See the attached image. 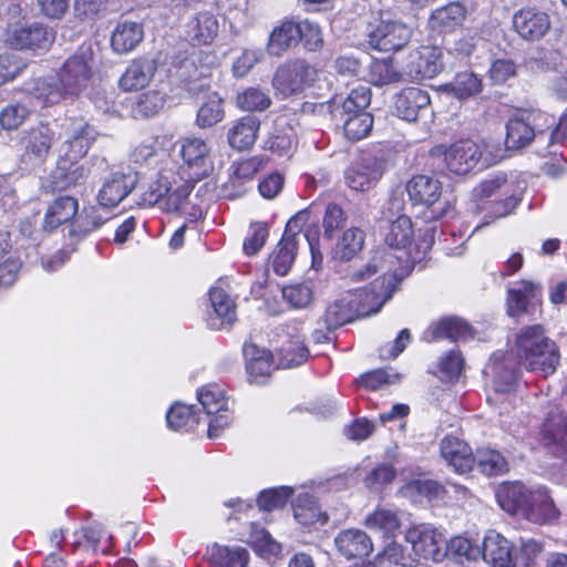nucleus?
Returning a JSON list of instances; mask_svg holds the SVG:
<instances>
[{
	"mask_svg": "<svg viewBox=\"0 0 567 567\" xmlns=\"http://www.w3.org/2000/svg\"><path fill=\"white\" fill-rule=\"evenodd\" d=\"M406 192L414 205L426 207L425 217L427 219L446 217L452 209L449 200L440 202L442 184L431 176L416 175L412 177L406 184Z\"/></svg>",
	"mask_w": 567,
	"mask_h": 567,
	"instance_id": "obj_2",
	"label": "nucleus"
},
{
	"mask_svg": "<svg viewBox=\"0 0 567 567\" xmlns=\"http://www.w3.org/2000/svg\"><path fill=\"white\" fill-rule=\"evenodd\" d=\"M522 365L511 352L501 361L494 360L492 370L494 373V382L497 392H505L516 382L519 377Z\"/></svg>",
	"mask_w": 567,
	"mask_h": 567,
	"instance_id": "obj_43",
	"label": "nucleus"
},
{
	"mask_svg": "<svg viewBox=\"0 0 567 567\" xmlns=\"http://www.w3.org/2000/svg\"><path fill=\"white\" fill-rule=\"evenodd\" d=\"M340 120L343 121L344 135L351 141L364 138L369 135L373 126V116L371 113H360Z\"/></svg>",
	"mask_w": 567,
	"mask_h": 567,
	"instance_id": "obj_57",
	"label": "nucleus"
},
{
	"mask_svg": "<svg viewBox=\"0 0 567 567\" xmlns=\"http://www.w3.org/2000/svg\"><path fill=\"white\" fill-rule=\"evenodd\" d=\"M334 546L340 556L346 559H362L373 550L371 537L362 529L348 528L334 537Z\"/></svg>",
	"mask_w": 567,
	"mask_h": 567,
	"instance_id": "obj_20",
	"label": "nucleus"
},
{
	"mask_svg": "<svg viewBox=\"0 0 567 567\" xmlns=\"http://www.w3.org/2000/svg\"><path fill=\"white\" fill-rule=\"evenodd\" d=\"M209 559L215 567H247L248 551L241 547L229 548L214 545Z\"/></svg>",
	"mask_w": 567,
	"mask_h": 567,
	"instance_id": "obj_49",
	"label": "nucleus"
},
{
	"mask_svg": "<svg viewBox=\"0 0 567 567\" xmlns=\"http://www.w3.org/2000/svg\"><path fill=\"white\" fill-rule=\"evenodd\" d=\"M309 357V350L303 342H289L279 351V365L284 369H290L302 364Z\"/></svg>",
	"mask_w": 567,
	"mask_h": 567,
	"instance_id": "obj_61",
	"label": "nucleus"
},
{
	"mask_svg": "<svg viewBox=\"0 0 567 567\" xmlns=\"http://www.w3.org/2000/svg\"><path fill=\"white\" fill-rule=\"evenodd\" d=\"M513 27L523 40L535 42L547 34L550 19L546 12L536 8H523L513 16Z\"/></svg>",
	"mask_w": 567,
	"mask_h": 567,
	"instance_id": "obj_17",
	"label": "nucleus"
},
{
	"mask_svg": "<svg viewBox=\"0 0 567 567\" xmlns=\"http://www.w3.org/2000/svg\"><path fill=\"white\" fill-rule=\"evenodd\" d=\"M445 545V556L463 563L464 560H476L481 556V548L473 545L467 538L454 537Z\"/></svg>",
	"mask_w": 567,
	"mask_h": 567,
	"instance_id": "obj_58",
	"label": "nucleus"
},
{
	"mask_svg": "<svg viewBox=\"0 0 567 567\" xmlns=\"http://www.w3.org/2000/svg\"><path fill=\"white\" fill-rule=\"evenodd\" d=\"M364 525L368 528L383 532L386 538L393 536L401 527L396 513L382 507L377 508L372 514L368 515Z\"/></svg>",
	"mask_w": 567,
	"mask_h": 567,
	"instance_id": "obj_56",
	"label": "nucleus"
},
{
	"mask_svg": "<svg viewBox=\"0 0 567 567\" xmlns=\"http://www.w3.org/2000/svg\"><path fill=\"white\" fill-rule=\"evenodd\" d=\"M481 555L492 567H515L516 558L513 544L501 534L489 532L483 542Z\"/></svg>",
	"mask_w": 567,
	"mask_h": 567,
	"instance_id": "obj_21",
	"label": "nucleus"
},
{
	"mask_svg": "<svg viewBox=\"0 0 567 567\" xmlns=\"http://www.w3.org/2000/svg\"><path fill=\"white\" fill-rule=\"evenodd\" d=\"M272 104L268 91L250 86L237 93L236 105L246 112H264Z\"/></svg>",
	"mask_w": 567,
	"mask_h": 567,
	"instance_id": "obj_48",
	"label": "nucleus"
},
{
	"mask_svg": "<svg viewBox=\"0 0 567 567\" xmlns=\"http://www.w3.org/2000/svg\"><path fill=\"white\" fill-rule=\"evenodd\" d=\"M309 219V212L308 210H300L295 216H292L285 228L282 237H289V239L297 240V244L299 243L300 234L305 230L303 237L308 241L312 260L313 262L317 261V259L322 260V255L319 251L318 245H319V229L317 226H310L308 228H305Z\"/></svg>",
	"mask_w": 567,
	"mask_h": 567,
	"instance_id": "obj_30",
	"label": "nucleus"
},
{
	"mask_svg": "<svg viewBox=\"0 0 567 567\" xmlns=\"http://www.w3.org/2000/svg\"><path fill=\"white\" fill-rule=\"evenodd\" d=\"M558 514L559 512L545 487L532 489L523 517L535 524H546L556 519Z\"/></svg>",
	"mask_w": 567,
	"mask_h": 567,
	"instance_id": "obj_28",
	"label": "nucleus"
},
{
	"mask_svg": "<svg viewBox=\"0 0 567 567\" xmlns=\"http://www.w3.org/2000/svg\"><path fill=\"white\" fill-rule=\"evenodd\" d=\"M371 89L365 85H360L348 94L341 104L337 102L336 109L338 118H346V116L358 115L360 113H369L367 109L371 103Z\"/></svg>",
	"mask_w": 567,
	"mask_h": 567,
	"instance_id": "obj_45",
	"label": "nucleus"
},
{
	"mask_svg": "<svg viewBox=\"0 0 567 567\" xmlns=\"http://www.w3.org/2000/svg\"><path fill=\"white\" fill-rule=\"evenodd\" d=\"M209 300L213 311L208 313V326L213 330L230 327L237 319L236 307L231 298L223 289L212 288Z\"/></svg>",
	"mask_w": 567,
	"mask_h": 567,
	"instance_id": "obj_23",
	"label": "nucleus"
},
{
	"mask_svg": "<svg viewBox=\"0 0 567 567\" xmlns=\"http://www.w3.org/2000/svg\"><path fill=\"white\" fill-rule=\"evenodd\" d=\"M511 354L527 371L544 378L553 374L560 361L559 348L540 324L522 328L515 334Z\"/></svg>",
	"mask_w": 567,
	"mask_h": 567,
	"instance_id": "obj_1",
	"label": "nucleus"
},
{
	"mask_svg": "<svg viewBox=\"0 0 567 567\" xmlns=\"http://www.w3.org/2000/svg\"><path fill=\"white\" fill-rule=\"evenodd\" d=\"M87 175V169L79 163L58 158L56 167L51 173V184L54 189H66L78 185Z\"/></svg>",
	"mask_w": 567,
	"mask_h": 567,
	"instance_id": "obj_35",
	"label": "nucleus"
},
{
	"mask_svg": "<svg viewBox=\"0 0 567 567\" xmlns=\"http://www.w3.org/2000/svg\"><path fill=\"white\" fill-rule=\"evenodd\" d=\"M315 66L302 59L289 60L277 68L271 84L284 96L301 93L315 81Z\"/></svg>",
	"mask_w": 567,
	"mask_h": 567,
	"instance_id": "obj_5",
	"label": "nucleus"
},
{
	"mask_svg": "<svg viewBox=\"0 0 567 567\" xmlns=\"http://www.w3.org/2000/svg\"><path fill=\"white\" fill-rule=\"evenodd\" d=\"M21 268V261L8 240L6 234H0V286H11Z\"/></svg>",
	"mask_w": 567,
	"mask_h": 567,
	"instance_id": "obj_41",
	"label": "nucleus"
},
{
	"mask_svg": "<svg viewBox=\"0 0 567 567\" xmlns=\"http://www.w3.org/2000/svg\"><path fill=\"white\" fill-rule=\"evenodd\" d=\"M144 38V27L141 22L122 20L111 37L112 49L120 54L133 51Z\"/></svg>",
	"mask_w": 567,
	"mask_h": 567,
	"instance_id": "obj_32",
	"label": "nucleus"
},
{
	"mask_svg": "<svg viewBox=\"0 0 567 567\" xmlns=\"http://www.w3.org/2000/svg\"><path fill=\"white\" fill-rule=\"evenodd\" d=\"M441 455L460 474L474 470V454L462 440L446 436L441 442Z\"/></svg>",
	"mask_w": 567,
	"mask_h": 567,
	"instance_id": "obj_25",
	"label": "nucleus"
},
{
	"mask_svg": "<svg viewBox=\"0 0 567 567\" xmlns=\"http://www.w3.org/2000/svg\"><path fill=\"white\" fill-rule=\"evenodd\" d=\"M33 94L47 105H54L66 97H71V94L62 84L58 74L37 80Z\"/></svg>",
	"mask_w": 567,
	"mask_h": 567,
	"instance_id": "obj_42",
	"label": "nucleus"
},
{
	"mask_svg": "<svg viewBox=\"0 0 567 567\" xmlns=\"http://www.w3.org/2000/svg\"><path fill=\"white\" fill-rule=\"evenodd\" d=\"M293 489L288 486H280L262 491L257 499L260 509L270 512L284 507L292 495Z\"/></svg>",
	"mask_w": 567,
	"mask_h": 567,
	"instance_id": "obj_60",
	"label": "nucleus"
},
{
	"mask_svg": "<svg viewBox=\"0 0 567 567\" xmlns=\"http://www.w3.org/2000/svg\"><path fill=\"white\" fill-rule=\"evenodd\" d=\"M301 27L299 21L287 19L274 28L271 31L266 50L269 55L280 58L290 49L297 47L300 42Z\"/></svg>",
	"mask_w": 567,
	"mask_h": 567,
	"instance_id": "obj_22",
	"label": "nucleus"
},
{
	"mask_svg": "<svg viewBox=\"0 0 567 567\" xmlns=\"http://www.w3.org/2000/svg\"><path fill=\"white\" fill-rule=\"evenodd\" d=\"M138 183V174L133 171L114 172L105 178L99 194L97 202L104 208L117 206L127 197Z\"/></svg>",
	"mask_w": 567,
	"mask_h": 567,
	"instance_id": "obj_15",
	"label": "nucleus"
},
{
	"mask_svg": "<svg viewBox=\"0 0 567 567\" xmlns=\"http://www.w3.org/2000/svg\"><path fill=\"white\" fill-rule=\"evenodd\" d=\"M79 209L78 200L72 196L58 197L48 208L43 227L47 230H53L61 224L71 220Z\"/></svg>",
	"mask_w": 567,
	"mask_h": 567,
	"instance_id": "obj_36",
	"label": "nucleus"
},
{
	"mask_svg": "<svg viewBox=\"0 0 567 567\" xmlns=\"http://www.w3.org/2000/svg\"><path fill=\"white\" fill-rule=\"evenodd\" d=\"M166 422L174 431H189L198 423L192 408L184 404L173 405L166 414Z\"/></svg>",
	"mask_w": 567,
	"mask_h": 567,
	"instance_id": "obj_59",
	"label": "nucleus"
},
{
	"mask_svg": "<svg viewBox=\"0 0 567 567\" xmlns=\"http://www.w3.org/2000/svg\"><path fill=\"white\" fill-rule=\"evenodd\" d=\"M413 238V226L411 219L405 216H399L391 223L388 234L385 235V243L391 248H405L411 244Z\"/></svg>",
	"mask_w": 567,
	"mask_h": 567,
	"instance_id": "obj_55",
	"label": "nucleus"
},
{
	"mask_svg": "<svg viewBox=\"0 0 567 567\" xmlns=\"http://www.w3.org/2000/svg\"><path fill=\"white\" fill-rule=\"evenodd\" d=\"M542 120H546V114L539 110L519 111L511 117L506 124L507 148L519 150L530 144L537 133H543Z\"/></svg>",
	"mask_w": 567,
	"mask_h": 567,
	"instance_id": "obj_9",
	"label": "nucleus"
},
{
	"mask_svg": "<svg viewBox=\"0 0 567 567\" xmlns=\"http://www.w3.org/2000/svg\"><path fill=\"white\" fill-rule=\"evenodd\" d=\"M164 104L165 97L161 92L147 91L136 97L131 111L135 118H147L158 114Z\"/></svg>",
	"mask_w": 567,
	"mask_h": 567,
	"instance_id": "obj_52",
	"label": "nucleus"
},
{
	"mask_svg": "<svg viewBox=\"0 0 567 567\" xmlns=\"http://www.w3.org/2000/svg\"><path fill=\"white\" fill-rule=\"evenodd\" d=\"M412 30L398 21H381L368 34L371 48L383 52L400 51L410 41Z\"/></svg>",
	"mask_w": 567,
	"mask_h": 567,
	"instance_id": "obj_10",
	"label": "nucleus"
},
{
	"mask_svg": "<svg viewBox=\"0 0 567 567\" xmlns=\"http://www.w3.org/2000/svg\"><path fill=\"white\" fill-rule=\"evenodd\" d=\"M431 100L426 91L406 87L395 95L394 110L399 117L415 122L430 113Z\"/></svg>",
	"mask_w": 567,
	"mask_h": 567,
	"instance_id": "obj_18",
	"label": "nucleus"
},
{
	"mask_svg": "<svg viewBox=\"0 0 567 567\" xmlns=\"http://www.w3.org/2000/svg\"><path fill=\"white\" fill-rule=\"evenodd\" d=\"M298 244L295 239L282 237L272 254V269L279 276H285L290 270L297 254Z\"/></svg>",
	"mask_w": 567,
	"mask_h": 567,
	"instance_id": "obj_51",
	"label": "nucleus"
},
{
	"mask_svg": "<svg viewBox=\"0 0 567 567\" xmlns=\"http://www.w3.org/2000/svg\"><path fill=\"white\" fill-rule=\"evenodd\" d=\"M54 39V31L40 22L11 24L4 32L6 45L19 51H48Z\"/></svg>",
	"mask_w": 567,
	"mask_h": 567,
	"instance_id": "obj_4",
	"label": "nucleus"
},
{
	"mask_svg": "<svg viewBox=\"0 0 567 567\" xmlns=\"http://www.w3.org/2000/svg\"><path fill=\"white\" fill-rule=\"evenodd\" d=\"M540 302L542 287L537 282L522 280L507 290V313L513 318L534 312Z\"/></svg>",
	"mask_w": 567,
	"mask_h": 567,
	"instance_id": "obj_16",
	"label": "nucleus"
},
{
	"mask_svg": "<svg viewBox=\"0 0 567 567\" xmlns=\"http://www.w3.org/2000/svg\"><path fill=\"white\" fill-rule=\"evenodd\" d=\"M384 169V161L368 154L346 171L344 179L351 189L367 192L377 184Z\"/></svg>",
	"mask_w": 567,
	"mask_h": 567,
	"instance_id": "obj_12",
	"label": "nucleus"
},
{
	"mask_svg": "<svg viewBox=\"0 0 567 567\" xmlns=\"http://www.w3.org/2000/svg\"><path fill=\"white\" fill-rule=\"evenodd\" d=\"M393 258L394 255L391 252L377 254L363 268L349 271L346 277L349 278L351 282L364 281L382 270L384 268V262H392Z\"/></svg>",
	"mask_w": 567,
	"mask_h": 567,
	"instance_id": "obj_63",
	"label": "nucleus"
},
{
	"mask_svg": "<svg viewBox=\"0 0 567 567\" xmlns=\"http://www.w3.org/2000/svg\"><path fill=\"white\" fill-rule=\"evenodd\" d=\"M178 76L185 82L186 91L198 96L210 90V81L206 69H198L193 59H186L178 69Z\"/></svg>",
	"mask_w": 567,
	"mask_h": 567,
	"instance_id": "obj_37",
	"label": "nucleus"
},
{
	"mask_svg": "<svg viewBox=\"0 0 567 567\" xmlns=\"http://www.w3.org/2000/svg\"><path fill=\"white\" fill-rule=\"evenodd\" d=\"M467 17V8L460 1H453L432 11L427 25L437 34H451L461 29Z\"/></svg>",
	"mask_w": 567,
	"mask_h": 567,
	"instance_id": "obj_19",
	"label": "nucleus"
},
{
	"mask_svg": "<svg viewBox=\"0 0 567 567\" xmlns=\"http://www.w3.org/2000/svg\"><path fill=\"white\" fill-rule=\"evenodd\" d=\"M430 156L433 161H443L450 172L464 175L476 167L482 152L476 143L464 140L452 144L449 148L437 145L431 150Z\"/></svg>",
	"mask_w": 567,
	"mask_h": 567,
	"instance_id": "obj_6",
	"label": "nucleus"
},
{
	"mask_svg": "<svg viewBox=\"0 0 567 567\" xmlns=\"http://www.w3.org/2000/svg\"><path fill=\"white\" fill-rule=\"evenodd\" d=\"M30 115V110L21 103H10L0 112V125L12 131L21 126Z\"/></svg>",
	"mask_w": 567,
	"mask_h": 567,
	"instance_id": "obj_62",
	"label": "nucleus"
},
{
	"mask_svg": "<svg viewBox=\"0 0 567 567\" xmlns=\"http://www.w3.org/2000/svg\"><path fill=\"white\" fill-rule=\"evenodd\" d=\"M218 32V21L209 11L198 12L186 24V35L195 45L210 43Z\"/></svg>",
	"mask_w": 567,
	"mask_h": 567,
	"instance_id": "obj_34",
	"label": "nucleus"
},
{
	"mask_svg": "<svg viewBox=\"0 0 567 567\" xmlns=\"http://www.w3.org/2000/svg\"><path fill=\"white\" fill-rule=\"evenodd\" d=\"M209 153L210 150L206 142L197 137L186 138L181 150L185 163H187L189 167L200 169L196 175L207 174L208 168H210Z\"/></svg>",
	"mask_w": 567,
	"mask_h": 567,
	"instance_id": "obj_38",
	"label": "nucleus"
},
{
	"mask_svg": "<svg viewBox=\"0 0 567 567\" xmlns=\"http://www.w3.org/2000/svg\"><path fill=\"white\" fill-rule=\"evenodd\" d=\"M106 219V217L100 214L96 207H85L71 225L69 235L76 239H83L100 228Z\"/></svg>",
	"mask_w": 567,
	"mask_h": 567,
	"instance_id": "obj_46",
	"label": "nucleus"
},
{
	"mask_svg": "<svg viewBox=\"0 0 567 567\" xmlns=\"http://www.w3.org/2000/svg\"><path fill=\"white\" fill-rule=\"evenodd\" d=\"M66 140L60 146V158L79 163L95 142L99 133L82 117L65 120Z\"/></svg>",
	"mask_w": 567,
	"mask_h": 567,
	"instance_id": "obj_8",
	"label": "nucleus"
},
{
	"mask_svg": "<svg viewBox=\"0 0 567 567\" xmlns=\"http://www.w3.org/2000/svg\"><path fill=\"white\" fill-rule=\"evenodd\" d=\"M365 299L373 300L378 307H365L355 300L339 299L330 303L324 312L323 321L328 330L337 329L348 322H351L358 316H365L377 312L381 306L379 296L374 292H365Z\"/></svg>",
	"mask_w": 567,
	"mask_h": 567,
	"instance_id": "obj_11",
	"label": "nucleus"
},
{
	"mask_svg": "<svg viewBox=\"0 0 567 567\" xmlns=\"http://www.w3.org/2000/svg\"><path fill=\"white\" fill-rule=\"evenodd\" d=\"M430 341L449 339L453 342L467 341L474 337V328L464 319L455 316L444 317L427 330Z\"/></svg>",
	"mask_w": 567,
	"mask_h": 567,
	"instance_id": "obj_24",
	"label": "nucleus"
},
{
	"mask_svg": "<svg viewBox=\"0 0 567 567\" xmlns=\"http://www.w3.org/2000/svg\"><path fill=\"white\" fill-rule=\"evenodd\" d=\"M224 117V100L217 92H209L197 111L195 123L200 128H208L221 122Z\"/></svg>",
	"mask_w": 567,
	"mask_h": 567,
	"instance_id": "obj_40",
	"label": "nucleus"
},
{
	"mask_svg": "<svg viewBox=\"0 0 567 567\" xmlns=\"http://www.w3.org/2000/svg\"><path fill=\"white\" fill-rule=\"evenodd\" d=\"M364 244V233L360 228H350L346 230L336 248L333 258L340 261H350L362 249Z\"/></svg>",
	"mask_w": 567,
	"mask_h": 567,
	"instance_id": "obj_47",
	"label": "nucleus"
},
{
	"mask_svg": "<svg viewBox=\"0 0 567 567\" xmlns=\"http://www.w3.org/2000/svg\"><path fill=\"white\" fill-rule=\"evenodd\" d=\"M544 440L556 446L555 453L567 462V415L551 411L543 425Z\"/></svg>",
	"mask_w": 567,
	"mask_h": 567,
	"instance_id": "obj_33",
	"label": "nucleus"
},
{
	"mask_svg": "<svg viewBox=\"0 0 567 567\" xmlns=\"http://www.w3.org/2000/svg\"><path fill=\"white\" fill-rule=\"evenodd\" d=\"M377 560L381 564L386 561L402 567H413L416 564L415 555H413L408 543L402 544L390 537L385 539V545L382 551L377 555Z\"/></svg>",
	"mask_w": 567,
	"mask_h": 567,
	"instance_id": "obj_44",
	"label": "nucleus"
},
{
	"mask_svg": "<svg viewBox=\"0 0 567 567\" xmlns=\"http://www.w3.org/2000/svg\"><path fill=\"white\" fill-rule=\"evenodd\" d=\"M530 492L532 489L520 482L504 483L497 488L496 498L507 513L524 516Z\"/></svg>",
	"mask_w": 567,
	"mask_h": 567,
	"instance_id": "obj_31",
	"label": "nucleus"
},
{
	"mask_svg": "<svg viewBox=\"0 0 567 567\" xmlns=\"http://www.w3.org/2000/svg\"><path fill=\"white\" fill-rule=\"evenodd\" d=\"M282 297L293 308H306L312 300V290L306 284H295L282 288Z\"/></svg>",
	"mask_w": 567,
	"mask_h": 567,
	"instance_id": "obj_64",
	"label": "nucleus"
},
{
	"mask_svg": "<svg viewBox=\"0 0 567 567\" xmlns=\"http://www.w3.org/2000/svg\"><path fill=\"white\" fill-rule=\"evenodd\" d=\"M370 82L377 86L398 83L402 80V73L393 65L391 59L374 60L369 66Z\"/></svg>",
	"mask_w": 567,
	"mask_h": 567,
	"instance_id": "obj_54",
	"label": "nucleus"
},
{
	"mask_svg": "<svg viewBox=\"0 0 567 567\" xmlns=\"http://www.w3.org/2000/svg\"><path fill=\"white\" fill-rule=\"evenodd\" d=\"M561 65V54L555 49L542 48L525 59L524 66L534 73L556 71Z\"/></svg>",
	"mask_w": 567,
	"mask_h": 567,
	"instance_id": "obj_53",
	"label": "nucleus"
},
{
	"mask_svg": "<svg viewBox=\"0 0 567 567\" xmlns=\"http://www.w3.org/2000/svg\"><path fill=\"white\" fill-rule=\"evenodd\" d=\"M442 70L440 50L434 47H421L409 54L404 74L412 81H422L433 79Z\"/></svg>",
	"mask_w": 567,
	"mask_h": 567,
	"instance_id": "obj_13",
	"label": "nucleus"
},
{
	"mask_svg": "<svg viewBox=\"0 0 567 567\" xmlns=\"http://www.w3.org/2000/svg\"><path fill=\"white\" fill-rule=\"evenodd\" d=\"M260 128V120L255 115H245L233 123L227 133V140L231 148L247 151L257 140Z\"/></svg>",
	"mask_w": 567,
	"mask_h": 567,
	"instance_id": "obj_29",
	"label": "nucleus"
},
{
	"mask_svg": "<svg viewBox=\"0 0 567 567\" xmlns=\"http://www.w3.org/2000/svg\"><path fill=\"white\" fill-rule=\"evenodd\" d=\"M55 140V132L48 124L23 131L19 140L20 164L23 168L40 167L48 159Z\"/></svg>",
	"mask_w": 567,
	"mask_h": 567,
	"instance_id": "obj_3",
	"label": "nucleus"
},
{
	"mask_svg": "<svg viewBox=\"0 0 567 567\" xmlns=\"http://www.w3.org/2000/svg\"><path fill=\"white\" fill-rule=\"evenodd\" d=\"M474 456V468L487 476L502 475L508 472L509 466L499 451L493 449H477Z\"/></svg>",
	"mask_w": 567,
	"mask_h": 567,
	"instance_id": "obj_39",
	"label": "nucleus"
},
{
	"mask_svg": "<svg viewBox=\"0 0 567 567\" xmlns=\"http://www.w3.org/2000/svg\"><path fill=\"white\" fill-rule=\"evenodd\" d=\"M92 60V50L81 48L79 52L69 56L56 72L71 97L79 96L89 86L93 75Z\"/></svg>",
	"mask_w": 567,
	"mask_h": 567,
	"instance_id": "obj_7",
	"label": "nucleus"
},
{
	"mask_svg": "<svg viewBox=\"0 0 567 567\" xmlns=\"http://www.w3.org/2000/svg\"><path fill=\"white\" fill-rule=\"evenodd\" d=\"M157 71V62L151 58L133 60L120 79V86L124 91H133L145 87Z\"/></svg>",
	"mask_w": 567,
	"mask_h": 567,
	"instance_id": "obj_27",
	"label": "nucleus"
},
{
	"mask_svg": "<svg viewBox=\"0 0 567 567\" xmlns=\"http://www.w3.org/2000/svg\"><path fill=\"white\" fill-rule=\"evenodd\" d=\"M404 542L411 545L416 560L424 558L440 561L445 556L442 551L444 540L441 534L430 526L421 525L409 529Z\"/></svg>",
	"mask_w": 567,
	"mask_h": 567,
	"instance_id": "obj_14",
	"label": "nucleus"
},
{
	"mask_svg": "<svg viewBox=\"0 0 567 567\" xmlns=\"http://www.w3.org/2000/svg\"><path fill=\"white\" fill-rule=\"evenodd\" d=\"M297 141V133L292 121L286 115L277 116L274 120L265 147L281 156L288 154Z\"/></svg>",
	"mask_w": 567,
	"mask_h": 567,
	"instance_id": "obj_26",
	"label": "nucleus"
},
{
	"mask_svg": "<svg viewBox=\"0 0 567 567\" xmlns=\"http://www.w3.org/2000/svg\"><path fill=\"white\" fill-rule=\"evenodd\" d=\"M482 80L472 71L458 72L445 89L460 100H466L482 91Z\"/></svg>",
	"mask_w": 567,
	"mask_h": 567,
	"instance_id": "obj_50",
	"label": "nucleus"
}]
</instances>
